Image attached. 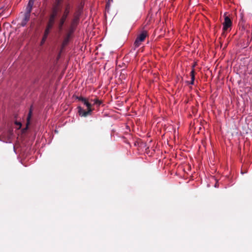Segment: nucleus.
Returning a JSON list of instances; mask_svg holds the SVG:
<instances>
[{"label":"nucleus","instance_id":"0eeeda50","mask_svg":"<svg viewBox=\"0 0 252 252\" xmlns=\"http://www.w3.org/2000/svg\"><path fill=\"white\" fill-rule=\"evenodd\" d=\"M147 36V32L145 31H143L136 38L140 41L143 42Z\"/></svg>","mask_w":252,"mask_h":252},{"label":"nucleus","instance_id":"20e7f679","mask_svg":"<svg viewBox=\"0 0 252 252\" xmlns=\"http://www.w3.org/2000/svg\"><path fill=\"white\" fill-rule=\"evenodd\" d=\"M232 26V21L230 19L225 15H224V21L223 23V30L226 31L228 28Z\"/></svg>","mask_w":252,"mask_h":252},{"label":"nucleus","instance_id":"aec40b11","mask_svg":"<svg viewBox=\"0 0 252 252\" xmlns=\"http://www.w3.org/2000/svg\"><path fill=\"white\" fill-rule=\"evenodd\" d=\"M76 98H77L78 100H79V101H81V102H82L84 100H85V98H86L83 97H82V96H77V97H76Z\"/></svg>","mask_w":252,"mask_h":252},{"label":"nucleus","instance_id":"f257e3e1","mask_svg":"<svg viewBox=\"0 0 252 252\" xmlns=\"http://www.w3.org/2000/svg\"><path fill=\"white\" fill-rule=\"evenodd\" d=\"M82 102L87 106V111L84 110L81 106H78L77 108L78 109V113L79 115L82 117H87L88 115H91L92 112L93 110V109L92 108L91 104L86 98H85V100H84Z\"/></svg>","mask_w":252,"mask_h":252},{"label":"nucleus","instance_id":"f3484780","mask_svg":"<svg viewBox=\"0 0 252 252\" xmlns=\"http://www.w3.org/2000/svg\"><path fill=\"white\" fill-rule=\"evenodd\" d=\"M81 8L78 9V10L75 13L74 17H78V19H79V17L81 14Z\"/></svg>","mask_w":252,"mask_h":252},{"label":"nucleus","instance_id":"39448f33","mask_svg":"<svg viewBox=\"0 0 252 252\" xmlns=\"http://www.w3.org/2000/svg\"><path fill=\"white\" fill-rule=\"evenodd\" d=\"M71 9V5L69 3H66L65 4V7L64 10L63 11V14L61 16L67 19L68 16L70 13V10Z\"/></svg>","mask_w":252,"mask_h":252},{"label":"nucleus","instance_id":"f03ea898","mask_svg":"<svg viewBox=\"0 0 252 252\" xmlns=\"http://www.w3.org/2000/svg\"><path fill=\"white\" fill-rule=\"evenodd\" d=\"M74 29H73L72 28H70L67 33L65 35L64 39L62 43V48H63L65 47L67 44L68 43L71 36L73 32H74Z\"/></svg>","mask_w":252,"mask_h":252},{"label":"nucleus","instance_id":"2eb2a0df","mask_svg":"<svg viewBox=\"0 0 252 252\" xmlns=\"http://www.w3.org/2000/svg\"><path fill=\"white\" fill-rule=\"evenodd\" d=\"M32 7L27 5L26 9V12L24 13L31 15V13L32 12Z\"/></svg>","mask_w":252,"mask_h":252},{"label":"nucleus","instance_id":"412c9836","mask_svg":"<svg viewBox=\"0 0 252 252\" xmlns=\"http://www.w3.org/2000/svg\"><path fill=\"white\" fill-rule=\"evenodd\" d=\"M111 1H112V0H108V2H107V4H106V7H109V5H110V2Z\"/></svg>","mask_w":252,"mask_h":252},{"label":"nucleus","instance_id":"7ed1b4c3","mask_svg":"<svg viewBox=\"0 0 252 252\" xmlns=\"http://www.w3.org/2000/svg\"><path fill=\"white\" fill-rule=\"evenodd\" d=\"M67 18L60 16L57 22V28L59 32H61L63 30V26Z\"/></svg>","mask_w":252,"mask_h":252},{"label":"nucleus","instance_id":"9d476101","mask_svg":"<svg viewBox=\"0 0 252 252\" xmlns=\"http://www.w3.org/2000/svg\"><path fill=\"white\" fill-rule=\"evenodd\" d=\"M58 15V9L57 7H54L52 11V12L51 14L50 15L49 17L56 19L57 16Z\"/></svg>","mask_w":252,"mask_h":252},{"label":"nucleus","instance_id":"ddd939ff","mask_svg":"<svg viewBox=\"0 0 252 252\" xmlns=\"http://www.w3.org/2000/svg\"><path fill=\"white\" fill-rule=\"evenodd\" d=\"M79 19H78V17H74L73 19L71 24V27L70 28H72L73 29H74L73 26L77 24L78 22Z\"/></svg>","mask_w":252,"mask_h":252},{"label":"nucleus","instance_id":"f8f14e48","mask_svg":"<svg viewBox=\"0 0 252 252\" xmlns=\"http://www.w3.org/2000/svg\"><path fill=\"white\" fill-rule=\"evenodd\" d=\"M52 28L46 26L45 30L44 31V32L43 36L47 38L49 34L50 33V32H51V31L52 30Z\"/></svg>","mask_w":252,"mask_h":252},{"label":"nucleus","instance_id":"6e6552de","mask_svg":"<svg viewBox=\"0 0 252 252\" xmlns=\"http://www.w3.org/2000/svg\"><path fill=\"white\" fill-rule=\"evenodd\" d=\"M56 20V19L53 18L49 17L46 26L53 29L54 27V26L55 24Z\"/></svg>","mask_w":252,"mask_h":252},{"label":"nucleus","instance_id":"a211bd4d","mask_svg":"<svg viewBox=\"0 0 252 252\" xmlns=\"http://www.w3.org/2000/svg\"><path fill=\"white\" fill-rule=\"evenodd\" d=\"M34 1H35V0H29L27 5L32 7L34 2Z\"/></svg>","mask_w":252,"mask_h":252},{"label":"nucleus","instance_id":"dca6fc26","mask_svg":"<svg viewBox=\"0 0 252 252\" xmlns=\"http://www.w3.org/2000/svg\"><path fill=\"white\" fill-rule=\"evenodd\" d=\"M141 42V41H140L138 39H136L133 44L134 48L138 47L140 45Z\"/></svg>","mask_w":252,"mask_h":252},{"label":"nucleus","instance_id":"5701e85b","mask_svg":"<svg viewBox=\"0 0 252 252\" xmlns=\"http://www.w3.org/2000/svg\"><path fill=\"white\" fill-rule=\"evenodd\" d=\"M195 66V64H194L192 65V69H194V66Z\"/></svg>","mask_w":252,"mask_h":252},{"label":"nucleus","instance_id":"4468645a","mask_svg":"<svg viewBox=\"0 0 252 252\" xmlns=\"http://www.w3.org/2000/svg\"><path fill=\"white\" fill-rule=\"evenodd\" d=\"M91 101L94 102V104H96L97 106H99L102 102L100 100H99L97 98H95L94 99H91Z\"/></svg>","mask_w":252,"mask_h":252},{"label":"nucleus","instance_id":"6ab92c4d","mask_svg":"<svg viewBox=\"0 0 252 252\" xmlns=\"http://www.w3.org/2000/svg\"><path fill=\"white\" fill-rule=\"evenodd\" d=\"M47 38V37H45L44 36H43L42 39V40L41 41V42H40V45L41 46L43 45L44 44V43H45V41L46 40Z\"/></svg>","mask_w":252,"mask_h":252},{"label":"nucleus","instance_id":"1a4fd4ad","mask_svg":"<svg viewBox=\"0 0 252 252\" xmlns=\"http://www.w3.org/2000/svg\"><path fill=\"white\" fill-rule=\"evenodd\" d=\"M32 109H30V110L29 112V113H28L27 118V123H26V129L28 128L29 126L30 125V121H31V119L32 118Z\"/></svg>","mask_w":252,"mask_h":252},{"label":"nucleus","instance_id":"4be33fe9","mask_svg":"<svg viewBox=\"0 0 252 252\" xmlns=\"http://www.w3.org/2000/svg\"><path fill=\"white\" fill-rule=\"evenodd\" d=\"M16 124L17 125L19 126V127H21V126H22L21 123H20V122H16Z\"/></svg>","mask_w":252,"mask_h":252},{"label":"nucleus","instance_id":"423d86ee","mask_svg":"<svg viewBox=\"0 0 252 252\" xmlns=\"http://www.w3.org/2000/svg\"><path fill=\"white\" fill-rule=\"evenodd\" d=\"M23 15L24 17L22 19L21 23L19 24V25L22 27H24L27 25L28 22L30 20L31 17V15L29 14L24 13Z\"/></svg>","mask_w":252,"mask_h":252},{"label":"nucleus","instance_id":"9b49d317","mask_svg":"<svg viewBox=\"0 0 252 252\" xmlns=\"http://www.w3.org/2000/svg\"><path fill=\"white\" fill-rule=\"evenodd\" d=\"M195 70L194 69H193L191 70L190 72V76H191V81L190 82V84L193 85L194 83V79H195Z\"/></svg>","mask_w":252,"mask_h":252}]
</instances>
